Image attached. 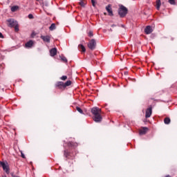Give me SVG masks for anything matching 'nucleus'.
Wrapping results in <instances>:
<instances>
[{
    "instance_id": "5",
    "label": "nucleus",
    "mask_w": 177,
    "mask_h": 177,
    "mask_svg": "<svg viewBox=\"0 0 177 177\" xmlns=\"http://www.w3.org/2000/svg\"><path fill=\"white\" fill-rule=\"evenodd\" d=\"M152 113H153V109L151 107L148 108L145 112V118H150V117H151Z\"/></svg>"
},
{
    "instance_id": "36",
    "label": "nucleus",
    "mask_w": 177,
    "mask_h": 177,
    "mask_svg": "<svg viewBox=\"0 0 177 177\" xmlns=\"http://www.w3.org/2000/svg\"><path fill=\"white\" fill-rule=\"evenodd\" d=\"M104 15H107V13L104 12Z\"/></svg>"
},
{
    "instance_id": "32",
    "label": "nucleus",
    "mask_w": 177,
    "mask_h": 177,
    "mask_svg": "<svg viewBox=\"0 0 177 177\" xmlns=\"http://www.w3.org/2000/svg\"><path fill=\"white\" fill-rule=\"evenodd\" d=\"M0 38H3V35L0 32Z\"/></svg>"
},
{
    "instance_id": "23",
    "label": "nucleus",
    "mask_w": 177,
    "mask_h": 177,
    "mask_svg": "<svg viewBox=\"0 0 177 177\" xmlns=\"http://www.w3.org/2000/svg\"><path fill=\"white\" fill-rule=\"evenodd\" d=\"M79 3L80 6H82V8L85 7V3L84 2V1L81 0Z\"/></svg>"
},
{
    "instance_id": "10",
    "label": "nucleus",
    "mask_w": 177,
    "mask_h": 177,
    "mask_svg": "<svg viewBox=\"0 0 177 177\" xmlns=\"http://www.w3.org/2000/svg\"><path fill=\"white\" fill-rule=\"evenodd\" d=\"M106 10L108 12L109 16H113V10L111 9V5L109 4L106 7Z\"/></svg>"
},
{
    "instance_id": "20",
    "label": "nucleus",
    "mask_w": 177,
    "mask_h": 177,
    "mask_svg": "<svg viewBox=\"0 0 177 177\" xmlns=\"http://www.w3.org/2000/svg\"><path fill=\"white\" fill-rule=\"evenodd\" d=\"M164 122L166 124H170L171 119H169V118H165V120H164Z\"/></svg>"
},
{
    "instance_id": "11",
    "label": "nucleus",
    "mask_w": 177,
    "mask_h": 177,
    "mask_svg": "<svg viewBox=\"0 0 177 177\" xmlns=\"http://www.w3.org/2000/svg\"><path fill=\"white\" fill-rule=\"evenodd\" d=\"M50 55L52 57L56 56V55H57V49H56V48H52L50 50Z\"/></svg>"
},
{
    "instance_id": "24",
    "label": "nucleus",
    "mask_w": 177,
    "mask_h": 177,
    "mask_svg": "<svg viewBox=\"0 0 177 177\" xmlns=\"http://www.w3.org/2000/svg\"><path fill=\"white\" fill-rule=\"evenodd\" d=\"M68 146H69L70 147H74V146H75V144L73 142H69L68 143Z\"/></svg>"
},
{
    "instance_id": "16",
    "label": "nucleus",
    "mask_w": 177,
    "mask_h": 177,
    "mask_svg": "<svg viewBox=\"0 0 177 177\" xmlns=\"http://www.w3.org/2000/svg\"><path fill=\"white\" fill-rule=\"evenodd\" d=\"M161 6V1L160 0H157L156 1V9L158 10H160V7Z\"/></svg>"
},
{
    "instance_id": "18",
    "label": "nucleus",
    "mask_w": 177,
    "mask_h": 177,
    "mask_svg": "<svg viewBox=\"0 0 177 177\" xmlns=\"http://www.w3.org/2000/svg\"><path fill=\"white\" fill-rule=\"evenodd\" d=\"M17 10H19L18 6H14L11 7V12H16Z\"/></svg>"
},
{
    "instance_id": "17",
    "label": "nucleus",
    "mask_w": 177,
    "mask_h": 177,
    "mask_svg": "<svg viewBox=\"0 0 177 177\" xmlns=\"http://www.w3.org/2000/svg\"><path fill=\"white\" fill-rule=\"evenodd\" d=\"M71 85V80H68L65 83H64V87L66 88V86H70Z\"/></svg>"
},
{
    "instance_id": "1",
    "label": "nucleus",
    "mask_w": 177,
    "mask_h": 177,
    "mask_svg": "<svg viewBox=\"0 0 177 177\" xmlns=\"http://www.w3.org/2000/svg\"><path fill=\"white\" fill-rule=\"evenodd\" d=\"M7 25L8 27L15 28V31L17 32L19 31V24L17 21L15 20L14 19H7Z\"/></svg>"
},
{
    "instance_id": "28",
    "label": "nucleus",
    "mask_w": 177,
    "mask_h": 177,
    "mask_svg": "<svg viewBox=\"0 0 177 177\" xmlns=\"http://www.w3.org/2000/svg\"><path fill=\"white\" fill-rule=\"evenodd\" d=\"M88 37H93V32L90 31V32H88Z\"/></svg>"
},
{
    "instance_id": "8",
    "label": "nucleus",
    "mask_w": 177,
    "mask_h": 177,
    "mask_svg": "<svg viewBox=\"0 0 177 177\" xmlns=\"http://www.w3.org/2000/svg\"><path fill=\"white\" fill-rule=\"evenodd\" d=\"M40 38L44 41V42H47L48 44H49V42H50V36H44L41 35L40 37Z\"/></svg>"
},
{
    "instance_id": "6",
    "label": "nucleus",
    "mask_w": 177,
    "mask_h": 177,
    "mask_svg": "<svg viewBox=\"0 0 177 177\" xmlns=\"http://www.w3.org/2000/svg\"><path fill=\"white\" fill-rule=\"evenodd\" d=\"M0 165L2 167L3 171L6 172V174H9V167L5 162L0 161Z\"/></svg>"
},
{
    "instance_id": "12",
    "label": "nucleus",
    "mask_w": 177,
    "mask_h": 177,
    "mask_svg": "<svg viewBox=\"0 0 177 177\" xmlns=\"http://www.w3.org/2000/svg\"><path fill=\"white\" fill-rule=\"evenodd\" d=\"M149 131V128L147 127H143L141 130H140V135H146L147 133V131Z\"/></svg>"
},
{
    "instance_id": "4",
    "label": "nucleus",
    "mask_w": 177,
    "mask_h": 177,
    "mask_svg": "<svg viewBox=\"0 0 177 177\" xmlns=\"http://www.w3.org/2000/svg\"><path fill=\"white\" fill-rule=\"evenodd\" d=\"M92 114L95 115H98L99 114H102V109L97 108V107H93L91 109Z\"/></svg>"
},
{
    "instance_id": "27",
    "label": "nucleus",
    "mask_w": 177,
    "mask_h": 177,
    "mask_svg": "<svg viewBox=\"0 0 177 177\" xmlns=\"http://www.w3.org/2000/svg\"><path fill=\"white\" fill-rule=\"evenodd\" d=\"M61 80H62V81H66V80H67V76H66V75L62 76V77H61Z\"/></svg>"
},
{
    "instance_id": "14",
    "label": "nucleus",
    "mask_w": 177,
    "mask_h": 177,
    "mask_svg": "<svg viewBox=\"0 0 177 177\" xmlns=\"http://www.w3.org/2000/svg\"><path fill=\"white\" fill-rule=\"evenodd\" d=\"M56 86L62 89V88H64V82H58L56 84Z\"/></svg>"
},
{
    "instance_id": "33",
    "label": "nucleus",
    "mask_w": 177,
    "mask_h": 177,
    "mask_svg": "<svg viewBox=\"0 0 177 177\" xmlns=\"http://www.w3.org/2000/svg\"><path fill=\"white\" fill-rule=\"evenodd\" d=\"M12 177H16V176H15L14 174H12Z\"/></svg>"
},
{
    "instance_id": "21",
    "label": "nucleus",
    "mask_w": 177,
    "mask_h": 177,
    "mask_svg": "<svg viewBox=\"0 0 177 177\" xmlns=\"http://www.w3.org/2000/svg\"><path fill=\"white\" fill-rule=\"evenodd\" d=\"M76 110L77 111H78L79 113H80V114H84V111H82V109L81 108H80L79 106L76 107Z\"/></svg>"
},
{
    "instance_id": "30",
    "label": "nucleus",
    "mask_w": 177,
    "mask_h": 177,
    "mask_svg": "<svg viewBox=\"0 0 177 177\" xmlns=\"http://www.w3.org/2000/svg\"><path fill=\"white\" fill-rule=\"evenodd\" d=\"M21 156L22 158H26V156L24 155V153H23V152H21Z\"/></svg>"
},
{
    "instance_id": "31",
    "label": "nucleus",
    "mask_w": 177,
    "mask_h": 177,
    "mask_svg": "<svg viewBox=\"0 0 177 177\" xmlns=\"http://www.w3.org/2000/svg\"><path fill=\"white\" fill-rule=\"evenodd\" d=\"M91 3H92L93 6H95V0H91Z\"/></svg>"
},
{
    "instance_id": "26",
    "label": "nucleus",
    "mask_w": 177,
    "mask_h": 177,
    "mask_svg": "<svg viewBox=\"0 0 177 177\" xmlns=\"http://www.w3.org/2000/svg\"><path fill=\"white\" fill-rule=\"evenodd\" d=\"M169 2L171 5H175V0H169Z\"/></svg>"
},
{
    "instance_id": "34",
    "label": "nucleus",
    "mask_w": 177,
    "mask_h": 177,
    "mask_svg": "<svg viewBox=\"0 0 177 177\" xmlns=\"http://www.w3.org/2000/svg\"><path fill=\"white\" fill-rule=\"evenodd\" d=\"M165 177H171V176H169V175H167V176H166Z\"/></svg>"
},
{
    "instance_id": "35",
    "label": "nucleus",
    "mask_w": 177,
    "mask_h": 177,
    "mask_svg": "<svg viewBox=\"0 0 177 177\" xmlns=\"http://www.w3.org/2000/svg\"><path fill=\"white\" fill-rule=\"evenodd\" d=\"M112 27H115V25H112Z\"/></svg>"
},
{
    "instance_id": "22",
    "label": "nucleus",
    "mask_w": 177,
    "mask_h": 177,
    "mask_svg": "<svg viewBox=\"0 0 177 177\" xmlns=\"http://www.w3.org/2000/svg\"><path fill=\"white\" fill-rule=\"evenodd\" d=\"M64 157H66V158H68L69 153H68V152L67 151V150H65V151H64Z\"/></svg>"
},
{
    "instance_id": "13",
    "label": "nucleus",
    "mask_w": 177,
    "mask_h": 177,
    "mask_svg": "<svg viewBox=\"0 0 177 177\" xmlns=\"http://www.w3.org/2000/svg\"><path fill=\"white\" fill-rule=\"evenodd\" d=\"M32 45H34V41H32V40H30L25 44V48H32Z\"/></svg>"
},
{
    "instance_id": "2",
    "label": "nucleus",
    "mask_w": 177,
    "mask_h": 177,
    "mask_svg": "<svg viewBox=\"0 0 177 177\" xmlns=\"http://www.w3.org/2000/svg\"><path fill=\"white\" fill-rule=\"evenodd\" d=\"M118 13L120 17H125L128 13V8L124 6H121L119 8Z\"/></svg>"
},
{
    "instance_id": "3",
    "label": "nucleus",
    "mask_w": 177,
    "mask_h": 177,
    "mask_svg": "<svg viewBox=\"0 0 177 177\" xmlns=\"http://www.w3.org/2000/svg\"><path fill=\"white\" fill-rule=\"evenodd\" d=\"M87 46L91 50H95L96 49V39H92L89 40Z\"/></svg>"
},
{
    "instance_id": "9",
    "label": "nucleus",
    "mask_w": 177,
    "mask_h": 177,
    "mask_svg": "<svg viewBox=\"0 0 177 177\" xmlns=\"http://www.w3.org/2000/svg\"><path fill=\"white\" fill-rule=\"evenodd\" d=\"M145 34H151L153 32V28H151V26H147L145 28Z\"/></svg>"
},
{
    "instance_id": "7",
    "label": "nucleus",
    "mask_w": 177,
    "mask_h": 177,
    "mask_svg": "<svg viewBox=\"0 0 177 177\" xmlns=\"http://www.w3.org/2000/svg\"><path fill=\"white\" fill-rule=\"evenodd\" d=\"M101 113H100L99 115H95L93 116V120L95 121V122H101L102 118V115H100Z\"/></svg>"
},
{
    "instance_id": "15",
    "label": "nucleus",
    "mask_w": 177,
    "mask_h": 177,
    "mask_svg": "<svg viewBox=\"0 0 177 177\" xmlns=\"http://www.w3.org/2000/svg\"><path fill=\"white\" fill-rule=\"evenodd\" d=\"M78 48H79V50H80V52L84 53L86 51L85 46H84V45H82V44H79Z\"/></svg>"
},
{
    "instance_id": "29",
    "label": "nucleus",
    "mask_w": 177,
    "mask_h": 177,
    "mask_svg": "<svg viewBox=\"0 0 177 177\" xmlns=\"http://www.w3.org/2000/svg\"><path fill=\"white\" fill-rule=\"evenodd\" d=\"M28 17V19H34V15H32V14H29Z\"/></svg>"
},
{
    "instance_id": "19",
    "label": "nucleus",
    "mask_w": 177,
    "mask_h": 177,
    "mask_svg": "<svg viewBox=\"0 0 177 177\" xmlns=\"http://www.w3.org/2000/svg\"><path fill=\"white\" fill-rule=\"evenodd\" d=\"M55 29H56V24H52L50 25V26L49 27V30L50 31H53V30H55Z\"/></svg>"
},
{
    "instance_id": "25",
    "label": "nucleus",
    "mask_w": 177,
    "mask_h": 177,
    "mask_svg": "<svg viewBox=\"0 0 177 177\" xmlns=\"http://www.w3.org/2000/svg\"><path fill=\"white\" fill-rule=\"evenodd\" d=\"M61 59H62V62L67 63V58H66V57H62Z\"/></svg>"
}]
</instances>
